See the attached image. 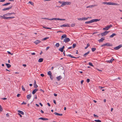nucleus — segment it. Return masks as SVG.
I'll return each instance as SVG.
<instances>
[{"label":"nucleus","instance_id":"nucleus-1","mask_svg":"<svg viewBox=\"0 0 122 122\" xmlns=\"http://www.w3.org/2000/svg\"><path fill=\"white\" fill-rule=\"evenodd\" d=\"M71 4V2H70L63 1L62 4L60 6L62 7L66 5H69Z\"/></svg>","mask_w":122,"mask_h":122},{"label":"nucleus","instance_id":"nucleus-2","mask_svg":"<svg viewBox=\"0 0 122 122\" xmlns=\"http://www.w3.org/2000/svg\"><path fill=\"white\" fill-rule=\"evenodd\" d=\"M112 25H108L107 27L104 28L103 29L105 30H107L109 28L112 27Z\"/></svg>","mask_w":122,"mask_h":122},{"label":"nucleus","instance_id":"nucleus-3","mask_svg":"<svg viewBox=\"0 0 122 122\" xmlns=\"http://www.w3.org/2000/svg\"><path fill=\"white\" fill-rule=\"evenodd\" d=\"M109 31H105L104 32L102 33H101V35L102 36H105L108 33Z\"/></svg>","mask_w":122,"mask_h":122},{"label":"nucleus","instance_id":"nucleus-4","mask_svg":"<svg viewBox=\"0 0 122 122\" xmlns=\"http://www.w3.org/2000/svg\"><path fill=\"white\" fill-rule=\"evenodd\" d=\"M3 19H12V18H15V17L12 16V17H5V16H3Z\"/></svg>","mask_w":122,"mask_h":122},{"label":"nucleus","instance_id":"nucleus-5","mask_svg":"<svg viewBox=\"0 0 122 122\" xmlns=\"http://www.w3.org/2000/svg\"><path fill=\"white\" fill-rule=\"evenodd\" d=\"M70 40V39L69 38L66 37L64 39L63 42H65L66 43H67Z\"/></svg>","mask_w":122,"mask_h":122},{"label":"nucleus","instance_id":"nucleus-6","mask_svg":"<svg viewBox=\"0 0 122 122\" xmlns=\"http://www.w3.org/2000/svg\"><path fill=\"white\" fill-rule=\"evenodd\" d=\"M122 47V45L121 44L115 47L114 48V49L115 50H117Z\"/></svg>","mask_w":122,"mask_h":122},{"label":"nucleus","instance_id":"nucleus-7","mask_svg":"<svg viewBox=\"0 0 122 122\" xmlns=\"http://www.w3.org/2000/svg\"><path fill=\"white\" fill-rule=\"evenodd\" d=\"M12 6H13L12 5V6H11L10 7H8L4 8V9H3L2 10L3 11H5L7 10H10V9H11L12 8Z\"/></svg>","mask_w":122,"mask_h":122},{"label":"nucleus","instance_id":"nucleus-8","mask_svg":"<svg viewBox=\"0 0 122 122\" xmlns=\"http://www.w3.org/2000/svg\"><path fill=\"white\" fill-rule=\"evenodd\" d=\"M60 27H70V26L68 24H64L61 25H60Z\"/></svg>","mask_w":122,"mask_h":122},{"label":"nucleus","instance_id":"nucleus-9","mask_svg":"<svg viewBox=\"0 0 122 122\" xmlns=\"http://www.w3.org/2000/svg\"><path fill=\"white\" fill-rule=\"evenodd\" d=\"M100 20V19H93L92 20V23L94 22H96L97 21H99Z\"/></svg>","mask_w":122,"mask_h":122},{"label":"nucleus","instance_id":"nucleus-10","mask_svg":"<svg viewBox=\"0 0 122 122\" xmlns=\"http://www.w3.org/2000/svg\"><path fill=\"white\" fill-rule=\"evenodd\" d=\"M104 38H105L104 37H103L102 38H101V39H100L98 40V41L99 42H102L103 41L105 40V39Z\"/></svg>","mask_w":122,"mask_h":122},{"label":"nucleus","instance_id":"nucleus-11","mask_svg":"<svg viewBox=\"0 0 122 122\" xmlns=\"http://www.w3.org/2000/svg\"><path fill=\"white\" fill-rule=\"evenodd\" d=\"M41 41L39 40H37L34 42V43L36 45L38 44L39 43L41 42Z\"/></svg>","mask_w":122,"mask_h":122},{"label":"nucleus","instance_id":"nucleus-12","mask_svg":"<svg viewBox=\"0 0 122 122\" xmlns=\"http://www.w3.org/2000/svg\"><path fill=\"white\" fill-rule=\"evenodd\" d=\"M114 60V59L113 58H112L110 60L107 61L109 63H112V61Z\"/></svg>","mask_w":122,"mask_h":122},{"label":"nucleus","instance_id":"nucleus-13","mask_svg":"<svg viewBox=\"0 0 122 122\" xmlns=\"http://www.w3.org/2000/svg\"><path fill=\"white\" fill-rule=\"evenodd\" d=\"M66 56H69L71 58H78L80 57H76L74 56H72L71 54H68V55H66Z\"/></svg>","mask_w":122,"mask_h":122},{"label":"nucleus","instance_id":"nucleus-14","mask_svg":"<svg viewBox=\"0 0 122 122\" xmlns=\"http://www.w3.org/2000/svg\"><path fill=\"white\" fill-rule=\"evenodd\" d=\"M67 36V35L66 34H64L62 35L61 36V40H62L64 38H65Z\"/></svg>","mask_w":122,"mask_h":122},{"label":"nucleus","instance_id":"nucleus-15","mask_svg":"<svg viewBox=\"0 0 122 122\" xmlns=\"http://www.w3.org/2000/svg\"><path fill=\"white\" fill-rule=\"evenodd\" d=\"M38 119L42 120H48V119L47 118H46L43 117H40Z\"/></svg>","mask_w":122,"mask_h":122},{"label":"nucleus","instance_id":"nucleus-16","mask_svg":"<svg viewBox=\"0 0 122 122\" xmlns=\"http://www.w3.org/2000/svg\"><path fill=\"white\" fill-rule=\"evenodd\" d=\"M33 85L34 87L35 88H36L38 87V86L36 85V82L35 80V82L34 83Z\"/></svg>","mask_w":122,"mask_h":122},{"label":"nucleus","instance_id":"nucleus-17","mask_svg":"<svg viewBox=\"0 0 122 122\" xmlns=\"http://www.w3.org/2000/svg\"><path fill=\"white\" fill-rule=\"evenodd\" d=\"M31 97V96L30 94L26 96L27 98L28 99H30Z\"/></svg>","mask_w":122,"mask_h":122},{"label":"nucleus","instance_id":"nucleus-18","mask_svg":"<svg viewBox=\"0 0 122 122\" xmlns=\"http://www.w3.org/2000/svg\"><path fill=\"white\" fill-rule=\"evenodd\" d=\"M106 46H112V45L109 43H105Z\"/></svg>","mask_w":122,"mask_h":122},{"label":"nucleus","instance_id":"nucleus-19","mask_svg":"<svg viewBox=\"0 0 122 122\" xmlns=\"http://www.w3.org/2000/svg\"><path fill=\"white\" fill-rule=\"evenodd\" d=\"M62 78V77L61 76H60L57 77H56V79H57V80L59 81Z\"/></svg>","mask_w":122,"mask_h":122},{"label":"nucleus","instance_id":"nucleus-20","mask_svg":"<svg viewBox=\"0 0 122 122\" xmlns=\"http://www.w3.org/2000/svg\"><path fill=\"white\" fill-rule=\"evenodd\" d=\"M54 114L55 115L58 116H62V114L56 112H55Z\"/></svg>","mask_w":122,"mask_h":122},{"label":"nucleus","instance_id":"nucleus-21","mask_svg":"<svg viewBox=\"0 0 122 122\" xmlns=\"http://www.w3.org/2000/svg\"><path fill=\"white\" fill-rule=\"evenodd\" d=\"M116 34L115 33H113L110 36H109L110 38H112L114 36L116 35Z\"/></svg>","mask_w":122,"mask_h":122},{"label":"nucleus","instance_id":"nucleus-22","mask_svg":"<svg viewBox=\"0 0 122 122\" xmlns=\"http://www.w3.org/2000/svg\"><path fill=\"white\" fill-rule=\"evenodd\" d=\"M17 112H18L19 113H20L22 115H24V112L22 111H20L19 110H18L17 111Z\"/></svg>","mask_w":122,"mask_h":122},{"label":"nucleus","instance_id":"nucleus-23","mask_svg":"<svg viewBox=\"0 0 122 122\" xmlns=\"http://www.w3.org/2000/svg\"><path fill=\"white\" fill-rule=\"evenodd\" d=\"M43 59L42 58H40L38 60V61L39 62H42L43 61Z\"/></svg>","mask_w":122,"mask_h":122},{"label":"nucleus","instance_id":"nucleus-24","mask_svg":"<svg viewBox=\"0 0 122 122\" xmlns=\"http://www.w3.org/2000/svg\"><path fill=\"white\" fill-rule=\"evenodd\" d=\"M6 65L8 68H9L11 66V65L9 64L6 63Z\"/></svg>","mask_w":122,"mask_h":122},{"label":"nucleus","instance_id":"nucleus-25","mask_svg":"<svg viewBox=\"0 0 122 122\" xmlns=\"http://www.w3.org/2000/svg\"><path fill=\"white\" fill-rule=\"evenodd\" d=\"M95 6V5H92L87 6L86 7V8H92V7H94Z\"/></svg>","mask_w":122,"mask_h":122},{"label":"nucleus","instance_id":"nucleus-26","mask_svg":"<svg viewBox=\"0 0 122 122\" xmlns=\"http://www.w3.org/2000/svg\"><path fill=\"white\" fill-rule=\"evenodd\" d=\"M92 23L91 20L89 21H86L85 22V23L87 24L90 23Z\"/></svg>","mask_w":122,"mask_h":122},{"label":"nucleus","instance_id":"nucleus-27","mask_svg":"<svg viewBox=\"0 0 122 122\" xmlns=\"http://www.w3.org/2000/svg\"><path fill=\"white\" fill-rule=\"evenodd\" d=\"M11 13H9L5 14L3 16H7L8 15H11Z\"/></svg>","mask_w":122,"mask_h":122},{"label":"nucleus","instance_id":"nucleus-28","mask_svg":"<svg viewBox=\"0 0 122 122\" xmlns=\"http://www.w3.org/2000/svg\"><path fill=\"white\" fill-rule=\"evenodd\" d=\"M90 52L89 51H88L85 54H84L83 55L84 56H87L88 54Z\"/></svg>","mask_w":122,"mask_h":122},{"label":"nucleus","instance_id":"nucleus-29","mask_svg":"<svg viewBox=\"0 0 122 122\" xmlns=\"http://www.w3.org/2000/svg\"><path fill=\"white\" fill-rule=\"evenodd\" d=\"M49 38V37H46L45 38L43 39H42L41 40L42 41L46 40Z\"/></svg>","mask_w":122,"mask_h":122},{"label":"nucleus","instance_id":"nucleus-30","mask_svg":"<svg viewBox=\"0 0 122 122\" xmlns=\"http://www.w3.org/2000/svg\"><path fill=\"white\" fill-rule=\"evenodd\" d=\"M47 74L48 75L50 76L52 75V73L50 71H49L48 72Z\"/></svg>","mask_w":122,"mask_h":122},{"label":"nucleus","instance_id":"nucleus-31","mask_svg":"<svg viewBox=\"0 0 122 122\" xmlns=\"http://www.w3.org/2000/svg\"><path fill=\"white\" fill-rule=\"evenodd\" d=\"M96 50V48H92V52H94Z\"/></svg>","mask_w":122,"mask_h":122},{"label":"nucleus","instance_id":"nucleus-32","mask_svg":"<svg viewBox=\"0 0 122 122\" xmlns=\"http://www.w3.org/2000/svg\"><path fill=\"white\" fill-rule=\"evenodd\" d=\"M59 45L60 44L58 43H56L55 45V46H56L57 47H58L59 46Z\"/></svg>","mask_w":122,"mask_h":122},{"label":"nucleus","instance_id":"nucleus-33","mask_svg":"<svg viewBox=\"0 0 122 122\" xmlns=\"http://www.w3.org/2000/svg\"><path fill=\"white\" fill-rule=\"evenodd\" d=\"M36 90L35 89H34L32 91V93L33 94H34L36 92Z\"/></svg>","mask_w":122,"mask_h":122},{"label":"nucleus","instance_id":"nucleus-34","mask_svg":"<svg viewBox=\"0 0 122 122\" xmlns=\"http://www.w3.org/2000/svg\"><path fill=\"white\" fill-rule=\"evenodd\" d=\"M76 44L74 43L73 44V48H74L76 47Z\"/></svg>","mask_w":122,"mask_h":122},{"label":"nucleus","instance_id":"nucleus-35","mask_svg":"<svg viewBox=\"0 0 122 122\" xmlns=\"http://www.w3.org/2000/svg\"><path fill=\"white\" fill-rule=\"evenodd\" d=\"M94 121L96 122H101V121L99 120H95Z\"/></svg>","mask_w":122,"mask_h":122},{"label":"nucleus","instance_id":"nucleus-36","mask_svg":"<svg viewBox=\"0 0 122 122\" xmlns=\"http://www.w3.org/2000/svg\"><path fill=\"white\" fill-rule=\"evenodd\" d=\"M22 90L23 91L25 92V89L24 88V86H22Z\"/></svg>","mask_w":122,"mask_h":122},{"label":"nucleus","instance_id":"nucleus-37","mask_svg":"<svg viewBox=\"0 0 122 122\" xmlns=\"http://www.w3.org/2000/svg\"><path fill=\"white\" fill-rule=\"evenodd\" d=\"M59 50V51H60L61 52H63V49L61 48H60Z\"/></svg>","mask_w":122,"mask_h":122},{"label":"nucleus","instance_id":"nucleus-38","mask_svg":"<svg viewBox=\"0 0 122 122\" xmlns=\"http://www.w3.org/2000/svg\"><path fill=\"white\" fill-rule=\"evenodd\" d=\"M29 3L32 5H34V3L31 1H30L29 2Z\"/></svg>","mask_w":122,"mask_h":122},{"label":"nucleus","instance_id":"nucleus-39","mask_svg":"<svg viewBox=\"0 0 122 122\" xmlns=\"http://www.w3.org/2000/svg\"><path fill=\"white\" fill-rule=\"evenodd\" d=\"M88 64L89 65H90L91 66H92L93 67L94 66L92 64V63L91 62H89L88 63Z\"/></svg>","mask_w":122,"mask_h":122},{"label":"nucleus","instance_id":"nucleus-40","mask_svg":"<svg viewBox=\"0 0 122 122\" xmlns=\"http://www.w3.org/2000/svg\"><path fill=\"white\" fill-rule=\"evenodd\" d=\"M50 78H51V80H52L53 78V76L52 75V74L51 75H50Z\"/></svg>","mask_w":122,"mask_h":122},{"label":"nucleus","instance_id":"nucleus-41","mask_svg":"<svg viewBox=\"0 0 122 122\" xmlns=\"http://www.w3.org/2000/svg\"><path fill=\"white\" fill-rule=\"evenodd\" d=\"M3 111V109L1 106L0 105V111L2 112Z\"/></svg>","mask_w":122,"mask_h":122},{"label":"nucleus","instance_id":"nucleus-42","mask_svg":"<svg viewBox=\"0 0 122 122\" xmlns=\"http://www.w3.org/2000/svg\"><path fill=\"white\" fill-rule=\"evenodd\" d=\"M78 20H83V18H78Z\"/></svg>","mask_w":122,"mask_h":122},{"label":"nucleus","instance_id":"nucleus-43","mask_svg":"<svg viewBox=\"0 0 122 122\" xmlns=\"http://www.w3.org/2000/svg\"><path fill=\"white\" fill-rule=\"evenodd\" d=\"M43 28H44L46 29H51V28H49L48 27H43Z\"/></svg>","mask_w":122,"mask_h":122},{"label":"nucleus","instance_id":"nucleus-44","mask_svg":"<svg viewBox=\"0 0 122 122\" xmlns=\"http://www.w3.org/2000/svg\"><path fill=\"white\" fill-rule=\"evenodd\" d=\"M89 18V17H87V18L84 17L83 18V20H87Z\"/></svg>","mask_w":122,"mask_h":122},{"label":"nucleus","instance_id":"nucleus-45","mask_svg":"<svg viewBox=\"0 0 122 122\" xmlns=\"http://www.w3.org/2000/svg\"><path fill=\"white\" fill-rule=\"evenodd\" d=\"M90 79H87L86 80V82L87 83H89L90 82Z\"/></svg>","mask_w":122,"mask_h":122},{"label":"nucleus","instance_id":"nucleus-46","mask_svg":"<svg viewBox=\"0 0 122 122\" xmlns=\"http://www.w3.org/2000/svg\"><path fill=\"white\" fill-rule=\"evenodd\" d=\"M7 52L9 54H11V55H13V53H11L10 51H8Z\"/></svg>","mask_w":122,"mask_h":122},{"label":"nucleus","instance_id":"nucleus-47","mask_svg":"<svg viewBox=\"0 0 122 122\" xmlns=\"http://www.w3.org/2000/svg\"><path fill=\"white\" fill-rule=\"evenodd\" d=\"M106 46L105 43L104 44H102V45L101 46V47H103V46Z\"/></svg>","mask_w":122,"mask_h":122},{"label":"nucleus","instance_id":"nucleus-48","mask_svg":"<svg viewBox=\"0 0 122 122\" xmlns=\"http://www.w3.org/2000/svg\"><path fill=\"white\" fill-rule=\"evenodd\" d=\"M8 5V4L7 3H5L4 4H3L2 5V6H6V5Z\"/></svg>","mask_w":122,"mask_h":122},{"label":"nucleus","instance_id":"nucleus-49","mask_svg":"<svg viewBox=\"0 0 122 122\" xmlns=\"http://www.w3.org/2000/svg\"><path fill=\"white\" fill-rule=\"evenodd\" d=\"M114 5H119L118 3H114Z\"/></svg>","mask_w":122,"mask_h":122},{"label":"nucleus","instance_id":"nucleus-50","mask_svg":"<svg viewBox=\"0 0 122 122\" xmlns=\"http://www.w3.org/2000/svg\"><path fill=\"white\" fill-rule=\"evenodd\" d=\"M39 90L40 91L42 92H44V91L43 90H42L41 89H40Z\"/></svg>","mask_w":122,"mask_h":122},{"label":"nucleus","instance_id":"nucleus-51","mask_svg":"<svg viewBox=\"0 0 122 122\" xmlns=\"http://www.w3.org/2000/svg\"><path fill=\"white\" fill-rule=\"evenodd\" d=\"M55 18H53L52 19H49L48 18V20H54Z\"/></svg>","mask_w":122,"mask_h":122},{"label":"nucleus","instance_id":"nucleus-52","mask_svg":"<svg viewBox=\"0 0 122 122\" xmlns=\"http://www.w3.org/2000/svg\"><path fill=\"white\" fill-rule=\"evenodd\" d=\"M53 102L55 104H56V100H53Z\"/></svg>","mask_w":122,"mask_h":122},{"label":"nucleus","instance_id":"nucleus-53","mask_svg":"<svg viewBox=\"0 0 122 122\" xmlns=\"http://www.w3.org/2000/svg\"><path fill=\"white\" fill-rule=\"evenodd\" d=\"M40 75L42 77H44V75L43 74H41Z\"/></svg>","mask_w":122,"mask_h":122},{"label":"nucleus","instance_id":"nucleus-54","mask_svg":"<svg viewBox=\"0 0 122 122\" xmlns=\"http://www.w3.org/2000/svg\"><path fill=\"white\" fill-rule=\"evenodd\" d=\"M60 19L59 18H55L54 20H60Z\"/></svg>","mask_w":122,"mask_h":122},{"label":"nucleus","instance_id":"nucleus-55","mask_svg":"<svg viewBox=\"0 0 122 122\" xmlns=\"http://www.w3.org/2000/svg\"><path fill=\"white\" fill-rule=\"evenodd\" d=\"M26 104V102H25L24 101L21 103L22 105H23V104L25 105Z\"/></svg>","mask_w":122,"mask_h":122},{"label":"nucleus","instance_id":"nucleus-56","mask_svg":"<svg viewBox=\"0 0 122 122\" xmlns=\"http://www.w3.org/2000/svg\"><path fill=\"white\" fill-rule=\"evenodd\" d=\"M107 5H111V2H107Z\"/></svg>","mask_w":122,"mask_h":122},{"label":"nucleus","instance_id":"nucleus-57","mask_svg":"<svg viewBox=\"0 0 122 122\" xmlns=\"http://www.w3.org/2000/svg\"><path fill=\"white\" fill-rule=\"evenodd\" d=\"M75 25V24H72L71 25V26L72 27H73Z\"/></svg>","mask_w":122,"mask_h":122},{"label":"nucleus","instance_id":"nucleus-58","mask_svg":"<svg viewBox=\"0 0 122 122\" xmlns=\"http://www.w3.org/2000/svg\"><path fill=\"white\" fill-rule=\"evenodd\" d=\"M50 48V47L49 46H48V47H47L46 48V51H47L48 50V49H49Z\"/></svg>","mask_w":122,"mask_h":122},{"label":"nucleus","instance_id":"nucleus-59","mask_svg":"<svg viewBox=\"0 0 122 122\" xmlns=\"http://www.w3.org/2000/svg\"><path fill=\"white\" fill-rule=\"evenodd\" d=\"M102 3L104 4H107V2H104Z\"/></svg>","mask_w":122,"mask_h":122},{"label":"nucleus","instance_id":"nucleus-60","mask_svg":"<svg viewBox=\"0 0 122 122\" xmlns=\"http://www.w3.org/2000/svg\"><path fill=\"white\" fill-rule=\"evenodd\" d=\"M93 116L94 117H98V116L97 115H95V114H94Z\"/></svg>","mask_w":122,"mask_h":122},{"label":"nucleus","instance_id":"nucleus-61","mask_svg":"<svg viewBox=\"0 0 122 122\" xmlns=\"http://www.w3.org/2000/svg\"><path fill=\"white\" fill-rule=\"evenodd\" d=\"M98 33L96 31L94 32L93 34V35L94 34H95L97 33Z\"/></svg>","mask_w":122,"mask_h":122},{"label":"nucleus","instance_id":"nucleus-62","mask_svg":"<svg viewBox=\"0 0 122 122\" xmlns=\"http://www.w3.org/2000/svg\"><path fill=\"white\" fill-rule=\"evenodd\" d=\"M84 82V80H82L81 81V84H83V82Z\"/></svg>","mask_w":122,"mask_h":122},{"label":"nucleus","instance_id":"nucleus-63","mask_svg":"<svg viewBox=\"0 0 122 122\" xmlns=\"http://www.w3.org/2000/svg\"><path fill=\"white\" fill-rule=\"evenodd\" d=\"M5 1V0H0V2H4Z\"/></svg>","mask_w":122,"mask_h":122},{"label":"nucleus","instance_id":"nucleus-64","mask_svg":"<svg viewBox=\"0 0 122 122\" xmlns=\"http://www.w3.org/2000/svg\"><path fill=\"white\" fill-rule=\"evenodd\" d=\"M90 46V44L89 43H88L86 46L87 47H88Z\"/></svg>","mask_w":122,"mask_h":122}]
</instances>
